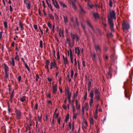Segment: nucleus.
<instances>
[{
    "label": "nucleus",
    "instance_id": "nucleus-1",
    "mask_svg": "<svg viewBox=\"0 0 133 133\" xmlns=\"http://www.w3.org/2000/svg\"><path fill=\"white\" fill-rule=\"evenodd\" d=\"M116 13L114 10L110 11L109 12V14L108 16V22L110 26V28L111 31H114V29L113 28L114 23L112 21V19L114 18L116 19Z\"/></svg>",
    "mask_w": 133,
    "mask_h": 133
},
{
    "label": "nucleus",
    "instance_id": "nucleus-2",
    "mask_svg": "<svg viewBox=\"0 0 133 133\" xmlns=\"http://www.w3.org/2000/svg\"><path fill=\"white\" fill-rule=\"evenodd\" d=\"M124 88L125 91V97L128 98L129 100H130V96L129 90L130 89V86L127 81L125 82L124 83Z\"/></svg>",
    "mask_w": 133,
    "mask_h": 133
},
{
    "label": "nucleus",
    "instance_id": "nucleus-3",
    "mask_svg": "<svg viewBox=\"0 0 133 133\" xmlns=\"http://www.w3.org/2000/svg\"><path fill=\"white\" fill-rule=\"evenodd\" d=\"M94 93L95 99L98 101H99L100 99V94L98 90L96 88L94 89Z\"/></svg>",
    "mask_w": 133,
    "mask_h": 133
},
{
    "label": "nucleus",
    "instance_id": "nucleus-4",
    "mask_svg": "<svg viewBox=\"0 0 133 133\" xmlns=\"http://www.w3.org/2000/svg\"><path fill=\"white\" fill-rule=\"evenodd\" d=\"M130 28V26L129 23L126 22H124L123 24H122V29L123 31H125V30H127Z\"/></svg>",
    "mask_w": 133,
    "mask_h": 133
},
{
    "label": "nucleus",
    "instance_id": "nucleus-5",
    "mask_svg": "<svg viewBox=\"0 0 133 133\" xmlns=\"http://www.w3.org/2000/svg\"><path fill=\"white\" fill-rule=\"evenodd\" d=\"M15 112L16 115V116L17 119H19L21 118V113L20 111L19 110L16 109Z\"/></svg>",
    "mask_w": 133,
    "mask_h": 133
},
{
    "label": "nucleus",
    "instance_id": "nucleus-6",
    "mask_svg": "<svg viewBox=\"0 0 133 133\" xmlns=\"http://www.w3.org/2000/svg\"><path fill=\"white\" fill-rule=\"evenodd\" d=\"M76 1L77 0H73L71 1L72 7L75 10H76L77 9V8L75 4V3L76 2Z\"/></svg>",
    "mask_w": 133,
    "mask_h": 133
},
{
    "label": "nucleus",
    "instance_id": "nucleus-7",
    "mask_svg": "<svg viewBox=\"0 0 133 133\" xmlns=\"http://www.w3.org/2000/svg\"><path fill=\"white\" fill-rule=\"evenodd\" d=\"M62 57L64 63L65 65V66L66 64H67L68 63V62L66 58L65 57L64 55H63Z\"/></svg>",
    "mask_w": 133,
    "mask_h": 133
},
{
    "label": "nucleus",
    "instance_id": "nucleus-8",
    "mask_svg": "<svg viewBox=\"0 0 133 133\" xmlns=\"http://www.w3.org/2000/svg\"><path fill=\"white\" fill-rule=\"evenodd\" d=\"M52 0L54 6L57 8H59V6L56 0Z\"/></svg>",
    "mask_w": 133,
    "mask_h": 133
},
{
    "label": "nucleus",
    "instance_id": "nucleus-9",
    "mask_svg": "<svg viewBox=\"0 0 133 133\" xmlns=\"http://www.w3.org/2000/svg\"><path fill=\"white\" fill-rule=\"evenodd\" d=\"M53 90L52 93L53 94H55L56 93L57 91V86L56 85H54L52 87Z\"/></svg>",
    "mask_w": 133,
    "mask_h": 133
},
{
    "label": "nucleus",
    "instance_id": "nucleus-10",
    "mask_svg": "<svg viewBox=\"0 0 133 133\" xmlns=\"http://www.w3.org/2000/svg\"><path fill=\"white\" fill-rule=\"evenodd\" d=\"M59 3L60 5V6H62L63 8H66L67 6L65 4L63 3L62 1H59Z\"/></svg>",
    "mask_w": 133,
    "mask_h": 133
},
{
    "label": "nucleus",
    "instance_id": "nucleus-11",
    "mask_svg": "<svg viewBox=\"0 0 133 133\" xmlns=\"http://www.w3.org/2000/svg\"><path fill=\"white\" fill-rule=\"evenodd\" d=\"M95 49L96 51L97 52H100L101 51V49L100 46L97 45L95 46Z\"/></svg>",
    "mask_w": 133,
    "mask_h": 133
},
{
    "label": "nucleus",
    "instance_id": "nucleus-12",
    "mask_svg": "<svg viewBox=\"0 0 133 133\" xmlns=\"http://www.w3.org/2000/svg\"><path fill=\"white\" fill-rule=\"evenodd\" d=\"M50 66H52V67L56 68L57 69H58L57 66L55 62H52L51 63Z\"/></svg>",
    "mask_w": 133,
    "mask_h": 133
},
{
    "label": "nucleus",
    "instance_id": "nucleus-13",
    "mask_svg": "<svg viewBox=\"0 0 133 133\" xmlns=\"http://www.w3.org/2000/svg\"><path fill=\"white\" fill-rule=\"evenodd\" d=\"M75 53L76 54H77L78 55H79V54L80 52L78 48H76L75 49Z\"/></svg>",
    "mask_w": 133,
    "mask_h": 133
},
{
    "label": "nucleus",
    "instance_id": "nucleus-14",
    "mask_svg": "<svg viewBox=\"0 0 133 133\" xmlns=\"http://www.w3.org/2000/svg\"><path fill=\"white\" fill-rule=\"evenodd\" d=\"M25 5H26V7L28 10H29L31 6V3L30 1H29V2L26 4Z\"/></svg>",
    "mask_w": 133,
    "mask_h": 133
},
{
    "label": "nucleus",
    "instance_id": "nucleus-15",
    "mask_svg": "<svg viewBox=\"0 0 133 133\" xmlns=\"http://www.w3.org/2000/svg\"><path fill=\"white\" fill-rule=\"evenodd\" d=\"M94 90H92L90 92V96L91 98L93 99L94 96Z\"/></svg>",
    "mask_w": 133,
    "mask_h": 133
},
{
    "label": "nucleus",
    "instance_id": "nucleus-16",
    "mask_svg": "<svg viewBox=\"0 0 133 133\" xmlns=\"http://www.w3.org/2000/svg\"><path fill=\"white\" fill-rule=\"evenodd\" d=\"M85 109L86 111H88L89 110V105L88 103H85L84 104Z\"/></svg>",
    "mask_w": 133,
    "mask_h": 133
},
{
    "label": "nucleus",
    "instance_id": "nucleus-17",
    "mask_svg": "<svg viewBox=\"0 0 133 133\" xmlns=\"http://www.w3.org/2000/svg\"><path fill=\"white\" fill-rule=\"evenodd\" d=\"M89 120L90 124L92 125L94 124V122L93 119L92 117H90Z\"/></svg>",
    "mask_w": 133,
    "mask_h": 133
},
{
    "label": "nucleus",
    "instance_id": "nucleus-18",
    "mask_svg": "<svg viewBox=\"0 0 133 133\" xmlns=\"http://www.w3.org/2000/svg\"><path fill=\"white\" fill-rule=\"evenodd\" d=\"M47 103L48 107L50 108H51L52 107V104L51 101H47Z\"/></svg>",
    "mask_w": 133,
    "mask_h": 133
},
{
    "label": "nucleus",
    "instance_id": "nucleus-19",
    "mask_svg": "<svg viewBox=\"0 0 133 133\" xmlns=\"http://www.w3.org/2000/svg\"><path fill=\"white\" fill-rule=\"evenodd\" d=\"M67 96V98L68 99L69 101L70 102V97L71 96V95L70 93L67 94H66Z\"/></svg>",
    "mask_w": 133,
    "mask_h": 133
},
{
    "label": "nucleus",
    "instance_id": "nucleus-20",
    "mask_svg": "<svg viewBox=\"0 0 133 133\" xmlns=\"http://www.w3.org/2000/svg\"><path fill=\"white\" fill-rule=\"evenodd\" d=\"M93 15L94 17L96 18H99V16L98 14L97 13H94L93 14Z\"/></svg>",
    "mask_w": 133,
    "mask_h": 133
},
{
    "label": "nucleus",
    "instance_id": "nucleus-21",
    "mask_svg": "<svg viewBox=\"0 0 133 133\" xmlns=\"http://www.w3.org/2000/svg\"><path fill=\"white\" fill-rule=\"evenodd\" d=\"M5 66H4V69L5 70V72H7L9 70V68L8 67L6 66V65H4Z\"/></svg>",
    "mask_w": 133,
    "mask_h": 133
},
{
    "label": "nucleus",
    "instance_id": "nucleus-22",
    "mask_svg": "<svg viewBox=\"0 0 133 133\" xmlns=\"http://www.w3.org/2000/svg\"><path fill=\"white\" fill-rule=\"evenodd\" d=\"M59 34V35L61 37L63 36V30H62L61 31L60 29Z\"/></svg>",
    "mask_w": 133,
    "mask_h": 133
},
{
    "label": "nucleus",
    "instance_id": "nucleus-23",
    "mask_svg": "<svg viewBox=\"0 0 133 133\" xmlns=\"http://www.w3.org/2000/svg\"><path fill=\"white\" fill-rule=\"evenodd\" d=\"M71 38L73 40L75 39L76 36V35H73L72 34H71Z\"/></svg>",
    "mask_w": 133,
    "mask_h": 133
},
{
    "label": "nucleus",
    "instance_id": "nucleus-24",
    "mask_svg": "<svg viewBox=\"0 0 133 133\" xmlns=\"http://www.w3.org/2000/svg\"><path fill=\"white\" fill-rule=\"evenodd\" d=\"M93 103V99L91 98L89 102V105L91 107Z\"/></svg>",
    "mask_w": 133,
    "mask_h": 133
},
{
    "label": "nucleus",
    "instance_id": "nucleus-25",
    "mask_svg": "<svg viewBox=\"0 0 133 133\" xmlns=\"http://www.w3.org/2000/svg\"><path fill=\"white\" fill-rule=\"evenodd\" d=\"M87 25L89 26L92 30H93V28L92 26L91 25V24L89 23V22L87 21Z\"/></svg>",
    "mask_w": 133,
    "mask_h": 133
},
{
    "label": "nucleus",
    "instance_id": "nucleus-26",
    "mask_svg": "<svg viewBox=\"0 0 133 133\" xmlns=\"http://www.w3.org/2000/svg\"><path fill=\"white\" fill-rule=\"evenodd\" d=\"M11 64H12L13 66H14L15 63L13 58H11Z\"/></svg>",
    "mask_w": 133,
    "mask_h": 133
},
{
    "label": "nucleus",
    "instance_id": "nucleus-27",
    "mask_svg": "<svg viewBox=\"0 0 133 133\" xmlns=\"http://www.w3.org/2000/svg\"><path fill=\"white\" fill-rule=\"evenodd\" d=\"M88 7H89L90 8L92 9L95 6L94 5H90L88 3Z\"/></svg>",
    "mask_w": 133,
    "mask_h": 133
},
{
    "label": "nucleus",
    "instance_id": "nucleus-28",
    "mask_svg": "<svg viewBox=\"0 0 133 133\" xmlns=\"http://www.w3.org/2000/svg\"><path fill=\"white\" fill-rule=\"evenodd\" d=\"M114 56L115 55L114 54H112L111 56V59L112 61L113 62L114 60Z\"/></svg>",
    "mask_w": 133,
    "mask_h": 133
},
{
    "label": "nucleus",
    "instance_id": "nucleus-29",
    "mask_svg": "<svg viewBox=\"0 0 133 133\" xmlns=\"http://www.w3.org/2000/svg\"><path fill=\"white\" fill-rule=\"evenodd\" d=\"M64 22H65V23L66 24L67 22V17L66 16H64Z\"/></svg>",
    "mask_w": 133,
    "mask_h": 133
},
{
    "label": "nucleus",
    "instance_id": "nucleus-30",
    "mask_svg": "<svg viewBox=\"0 0 133 133\" xmlns=\"http://www.w3.org/2000/svg\"><path fill=\"white\" fill-rule=\"evenodd\" d=\"M25 100V97L23 96L22 98L20 99V100L21 101L23 102Z\"/></svg>",
    "mask_w": 133,
    "mask_h": 133
},
{
    "label": "nucleus",
    "instance_id": "nucleus-31",
    "mask_svg": "<svg viewBox=\"0 0 133 133\" xmlns=\"http://www.w3.org/2000/svg\"><path fill=\"white\" fill-rule=\"evenodd\" d=\"M71 77L72 78L74 74V72L73 70H71Z\"/></svg>",
    "mask_w": 133,
    "mask_h": 133
},
{
    "label": "nucleus",
    "instance_id": "nucleus-32",
    "mask_svg": "<svg viewBox=\"0 0 133 133\" xmlns=\"http://www.w3.org/2000/svg\"><path fill=\"white\" fill-rule=\"evenodd\" d=\"M76 107L78 111L80 109V106L79 104H77V105H76Z\"/></svg>",
    "mask_w": 133,
    "mask_h": 133
},
{
    "label": "nucleus",
    "instance_id": "nucleus-33",
    "mask_svg": "<svg viewBox=\"0 0 133 133\" xmlns=\"http://www.w3.org/2000/svg\"><path fill=\"white\" fill-rule=\"evenodd\" d=\"M81 14H82L83 13H85V12L84 10H83L82 9H81L80 11Z\"/></svg>",
    "mask_w": 133,
    "mask_h": 133
},
{
    "label": "nucleus",
    "instance_id": "nucleus-34",
    "mask_svg": "<svg viewBox=\"0 0 133 133\" xmlns=\"http://www.w3.org/2000/svg\"><path fill=\"white\" fill-rule=\"evenodd\" d=\"M49 17L51 18L52 20H53L54 19V17L53 16L51 15H49Z\"/></svg>",
    "mask_w": 133,
    "mask_h": 133
},
{
    "label": "nucleus",
    "instance_id": "nucleus-35",
    "mask_svg": "<svg viewBox=\"0 0 133 133\" xmlns=\"http://www.w3.org/2000/svg\"><path fill=\"white\" fill-rule=\"evenodd\" d=\"M42 116V115H41L40 116H39L38 115V121L39 122L41 121Z\"/></svg>",
    "mask_w": 133,
    "mask_h": 133
},
{
    "label": "nucleus",
    "instance_id": "nucleus-36",
    "mask_svg": "<svg viewBox=\"0 0 133 133\" xmlns=\"http://www.w3.org/2000/svg\"><path fill=\"white\" fill-rule=\"evenodd\" d=\"M40 46L41 48L43 47V42L42 41H40Z\"/></svg>",
    "mask_w": 133,
    "mask_h": 133
},
{
    "label": "nucleus",
    "instance_id": "nucleus-37",
    "mask_svg": "<svg viewBox=\"0 0 133 133\" xmlns=\"http://www.w3.org/2000/svg\"><path fill=\"white\" fill-rule=\"evenodd\" d=\"M70 60H73V57H72V52H70Z\"/></svg>",
    "mask_w": 133,
    "mask_h": 133
},
{
    "label": "nucleus",
    "instance_id": "nucleus-38",
    "mask_svg": "<svg viewBox=\"0 0 133 133\" xmlns=\"http://www.w3.org/2000/svg\"><path fill=\"white\" fill-rule=\"evenodd\" d=\"M77 117V114H73V119H76V118Z\"/></svg>",
    "mask_w": 133,
    "mask_h": 133
},
{
    "label": "nucleus",
    "instance_id": "nucleus-39",
    "mask_svg": "<svg viewBox=\"0 0 133 133\" xmlns=\"http://www.w3.org/2000/svg\"><path fill=\"white\" fill-rule=\"evenodd\" d=\"M57 59H58L60 58V56L59 55V52H58L57 54Z\"/></svg>",
    "mask_w": 133,
    "mask_h": 133
},
{
    "label": "nucleus",
    "instance_id": "nucleus-40",
    "mask_svg": "<svg viewBox=\"0 0 133 133\" xmlns=\"http://www.w3.org/2000/svg\"><path fill=\"white\" fill-rule=\"evenodd\" d=\"M25 66L26 68H27V70H30V68L28 67V66L25 63Z\"/></svg>",
    "mask_w": 133,
    "mask_h": 133
},
{
    "label": "nucleus",
    "instance_id": "nucleus-41",
    "mask_svg": "<svg viewBox=\"0 0 133 133\" xmlns=\"http://www.w3.org/2000/svg\"><path fill=\"white\" fill-rule=\"evenodd\" d=\"M29 1L28 0H24V3L25 5Z\"/></svg>",
    "mask_w": 133,
    "mask_h": 133
},
{
    "label": "nucleus",
    "instance_id": "nucleus-42",
    "mask_svg": "<svg viewBox=\"0 0 133 133\" xmlns=\"http://www.w3.org/2000/svg\"><path fill=\"white\" fill-rule=\"evenodd\" d=\"M3 24L4 25V26L5 28L7 27V24L6 22H5V21H4V22Z\"/></svg>",
    "mask_w": 133,
    "mask_h": 133
},
{
    "label": "nucleus",
    "instance_id": "nucleus-43",
    "mask_svg": "<svg viewBox=\"0 0 133 133\" xmlns=\"http://www.w3.org/2000/svg\"><path fill=\"white\" fill-rule=\"evenodd\" d=\"M110 3H109V5L111 7L112 6V2L111 0H110Z\"/></svg>",
    "mask_w": 133,
    "mask_h": 133
},
{
    "label": "nucleus",
    "instance_id": "nucleus-44",
    "mask_svg": "<svg viewBox=\"0 0 133 133\" xmlns=\"http://www.w3.org/2000/svg\"><path fill=\"white\" fill-rule=\"evenodd\" d=\"M107 35L108 36H109L110 37H111L112 36V34L111 33H109V34L107 33Z\"/></svg>",
    "mask_w": 133,
    "mask_h": 133
},
{
    "label": "nucleus",
    "instance_id": "nucleus-45",
    "mask_svg": "<svg viewBox=\"0 0 133 133\" xmlns=\"http://www.w3.org/2000/svg\"><path fill=\"white\" fill-rule=\"evenodd\" d=\"M87 95V93H85L84 95V98L85 100H86V99Z\"/></svg>",
    "mask_w": 133,
    "mask_h": 133
},
{
    "label": "nucleus",
    "instance_id": "nucleus-46",
    "mask_svg": "<svg viewBox=\"0 0 133 133\" xmlns=\"http://www.w3.org/2000/svg\"><path fill=\"white\" fill-rule=\"evenodd\" d=\"M19 25L21 28L23 27V24L21 23L20 22H19Z\"/></svg>",
    "mask_w": 133,
    "mask_h": 133
},
{
    "label": "nucleus",
    "instance_id": "nucleus-47",
    "mask_svg": "<svg viewBox=\"0 0 133 133\" xmlns=\"http://www.w3.org/2000/svg\"><path fill=\"white\" fill-rule=\"evenodd\" d=\"M107 74L108 76H111V72L110 71H109V72L107 73Z\"/></svg>",
    "mask_w": 133,
    "mask_h": 133
},
{
    "label": "nucleus",
    "instance_id": "nucleus-48",
    "mask_svg": "<svg viewBox=\"0 0 133 133\" xmlns=\"http://www.w3.org/2000/svg\"><path fill=\"white\" fill-rule=\"evenodd\" d=\"M48 26L50 28H51V23H50L49 22H48Z\"/></svg>",
    "mask_w": 133,
    "mask_h": 133
},
{
    "label": "nucleus",
    "instance_id": "nucleus-49",
    "mask_svg": "<svg viewBox=\"0 0 133 133\" xmlns=\"http://www.w3.org/2000/svg\"><path fill=\"white\" fill-rule=\"evenodd\" d=\"M94 118L96 119H97L98 118V115L97 114H95L94 115Z\"/></svg>",
    "mask_w": 133,
    "mask_h": 133
},
{
    "label": "nucleus",
    "instance_id": "nucleus-50",
    "mask_svg": "<svg viewBox=\"0 0 133 133\" xmlns=\"http://www.w3.org/2000/svg\"><path fill=\"white\" fill-rule=\"evenodd\" d=\"M88 87H91V82L90 81H89L88 82Z\"/></svg>",
    "mask_w": 133,
    "mask_h": 133
},
{
    "label": "nucleus",
    "instance_id": "nucleus-51",
    "mask_svg": "<svg viewBox=\"0 0 133 133\" xmlns=\"http://www.w3.org/2000/svg\"><path fill=\"white\" fill-rule=\"evenodd\" d=\"M18 79L19 82H20L21 79V76H20L18 77Z\"/></svg>",
    "mask_w": 133,
    "mask_h": 133
},
{
    "label": "nucleus",
    "instance_id": "nucleus-52",
    "mask_svg": "<svg viewBox=\"0 0 133 133\" xmlns=\"http://www.w3.org/2000/svg\"><path fill=\"white\" fill-rule=\"evenodd\" d=\"M15 59L16 60H19V58L18 56L17 55L15 57Z\"/></svg>",
    "mask_w": 133,
    "mask_h": 133
},
{
    "label": "nucleus",
    "instance_id": "nucleus-53",
    "mask_svg": "<svg viewBox=\"0 0 133 133\" xmlns=\"http://www.w3.org/2000/svg\"><path fill=\"white\" fill-rule=\"evenodd\" d=\"M66 94L69 93V91L68 89H66Z\"/></svg>",
    "mask_w": 133,
    "mask_h": 133
},
{
    "label": "nucleus",
    "instance_id": "nucleus-54",
    "mask_svg": "<svg viewBox=\"0 0 133 133\" xmlns=\"http://www.w3.org/2000/svg\"><path fill=\"white\" fill-rule=\"evenodd\" d=\"M39 78V77L38 76V75H36V81H37L38 80V79Z\"/></svg>",
    "mask_w": 133,
    "mask_h": 133
},
{
    "label": "nucleus",
    "instance_id": "nucleus-55",
    "mask_svg": "<svg viewBox=\"0 0 133 133\" xmlns=\"http://www.w3.org/2000/svg\"><path fill=\"white\" fill-rule=\"evenodd\" d=\"M46 96L48 97H49V98H51V94H47L46 95Z\"/></svg>",
    "mask_w": 133,
    "mask_h": 133
},
{
    "label": "nucleus",
    "instance_id": "nucleus-56",
    "mask_svg": "<svg viewBox=\"0 0 133 133\" xmlns=\"http://www.w3.org/2000/svg\"><path fill=\"white\" fill-rule=\"evenodd\" d=\"M95 6L98 8H100V5L98 4L95 5Z\"/></svg>",
    "mask_w": 133,
    "mask_h": 133
},
{
    "label": "nucleus",
    "instance_id": "nucleus-57",
    "mask_svg": "<svg viewBox=\"0 0 133 133\" xmlns=\"http://www.w3.org/2000/svg\"><path fill=\"white\" fill-rule=\"evenodd\" d=\"M12 10H13V9H12V8L11 7V6H10V12H11L12 11Z\"/></svg>",
    "mask_w": 133,
    "mask_h": 133
},
{
    "label": "nucleus",
    "instance_id": "nucleus-58",
    "mask_svg": "<svg viewBox=\"0 0 133 133\" xmlns=\"http://www.w3.org/2000/svg\"><path fill=\"white\" fill-rule=\"evenodd\" d=\"M74 60L75 61V65L76 66L77 64V62L76 60V58H75Z\"/></svg>",
    "mask_w": 133,
    "mask_h": 133
},
{
    "label": "nucleus",
    "instance_id": "nucleus-59",
    "mask_svg": "<svg viewBox=\"0 0 133 133\" xmlns=\"http://www.w3.org/2000/svg\"><path fill=\"white\" fill-rule=\"evenodd\" d=\"M77 93H78V92L77 91L76 92V94H74V97L75 98V97H77Z\"/></svg>",
    "mask_w": 133,
    "mask_h": 133
},
{
    "label": "nucleus",
    "instance_id": "nucleus-60",
    "mask_svg": "<svg viewBox=\"0 0 133 133\" xmlns=\"http://www.w3.org/2000/svg\"><path fill=\"white\" fill-rule=\"evenodd\" d=\"M34 27L35 29H36L37 28V25H34Z\"/></svg>",
    "mask_w": 133,
    "mask_h": 133
},
{
    "label": "nucleus",
    "instance_id": "nucleus-61",
    "mask_svg": "<svg viewBox=\"0 0 133 133\" xmlns=\"http://www.w3.org/2000/svg\"><path fill=\"white\" fill-rule=\"evenodd\" d=\"M37 106H38V104H35V109H36V110H37V108H38Z\"/></svg>",
    "mask_w": 133,
    "mask_h": 133
},
{
    "label": "nucleus",
    "instance_id": "nucleus-62",
    "mask_svg": "<svg viewBox=\"0 0 133 133\" xmlns=\"http://www.w3.org/2000/svg\"><path fill=\"white\" fill-rule=\"evenodd\" d=\"M63 108L65 109H66V106L65 105H63L62 107Z\"/></svg>",
    "mask_w": 133,
    "mask_h": 133
},
{
    "label": "nucleus",
    "instance_id": "nucleus-63",
    "mask_svg": "<svg viewBox=\"0 0 133 133\" xmlns=\"http://www.w3.org/2000/svg\"><path fill=\"white\" fill-rule=\"evenodd\" d=\"M82 65L84 66H85V63L84 61H83L82 62Z\"/></svg>",
    "mask_w": 133,
    "mask_h": 133
},
{
    "label": "nucleus",
    "instance_id": "nucleus-64",
    "mask_svg": "<svg viewBox=\"0 0 133 133\" xmlns=\"http://www.w3.org/2000/svg\"><path fill=\"white\" fill-rule=\"evenodd\" d=\"M5 77L6 78H7L8 77V75L7 74V72H5Z\"/></svg>",
    "mask_w": 133,
    "mask_h": 133
}]
</instances>
